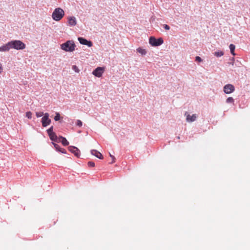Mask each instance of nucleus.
Wrapping results in <instances>:
<instances>
[{"label":"nucleus","mask_w":250,"mask_h":250,"mask_svg":"<svg viewBox=\"0 0 250 250\" xmlns=\"http://www.w3.org/2000/svg\"><path fill=\"white\" fill-rule=\"evenodd\" d=\"M60 152H62V153H66V151L64 148H61V151Z\"/></svg>","instance_id":"7c9ffc66"},{"label":"nucleus","mask_w":250,"mask_h":250,"mask_svg":"<svg viewBox=\"0 0 250 250\" xmlns=\"http://www.w3.org/2000/svg\"><path fill=\"white\" fill-rule=\"evenodd\" d=\"M44 115V114L43 113V112H37L36 113V116L38 118V117H41L42 116H43Z\"/></svg>","instance_id":"5701e85b"},{"label":"nucleus","mask_w":250,"mask_h":250,"mask_svg":"<svg viewBox=\"0 0 250 250\" xmlns=\"http://www.w3.org/2000/svg\"><path fill=\"white\" fill-rule=\"evenodd\" d=\"M163 27L165 28V29L166 30H168L170 29L169 26L167 24H164Z\"/></svg>","instance_id":"c756f323"},{"label":"nucleus","mask_w":250,"mask_h":250,"mask_svg":"<svg viewBox=\"0 0 250 250\" xmlns=\"http://www.w3.org/2000/svg\"><path fill=\"white\" fill-rule=\"evenodd\" d=\"M10 48V45L8 44V42L6 44L0 46V51H8Z\"/></svg>","instance_id":"4468645a"},{"label":"nucleus","mask_w":250,"mask_h":250,"mask_svg":"<svg viewBox=\"0 0 250 250\" xmlns=\"http://www.w3.org/2000/svg\"><path fill=\"white\" fill-rule=\"evenodd\" d=\"M49 136L51 140L54 142H59V138H58L55 133L49 135Z\"/></svg>","instance_id":"2eb2a0df"},{"label":"nucleus","mask_w":250,"mask_h":250,"mask_svg":"<svg viewBox=\"0 0 250 250\" xmlns=\"http://www.w3.org/2000/svg\"><path fill=\"white\" fill-rule=\"evenodd\" d=\"M47 132L48 135H49L52 133H54V132H53V126H51L49 128H48L47 130Z\"/></svg>","instance_id":"6ab92c4d"},{"label":"nucleus","mask_w":250,"mask_h":250,"mask_svg":"<svg viewBox=\"0 0 250 250\" xmlns=\"http://www.w3.org/2000/svg\"><path fill=\"white\" fill-rule=\"evenodd\" d=\"M91 154L97 158L100 159H103L104 158L102 154L98 151L95 149H92L91 150Z\"/></svg>","instance_id":"f8f14e48"},{"label":"nucleus","mask_w":250,"mask_h":250,"mask_svg":"<svg viewBox=\"0 0 250 250\" xmlns=\"http://www.w3.org/2000/svg\"><path fill=\"white\" fill-rule=\"evenodd\" d=\"M235 48V46L234 44H230L229 45V49H230V53L233 56L235 55V54L234 53Z\"/></svg>","instance_id":"dca6fc26"},{"label":"nucleus","mask_w":250,"mask_h":250,"mask_svg":"<svg viewBox=\"0 0 250 250\" xmlns=\"http://www.w3.org/2000/svg\"><path fill=\"white\" fill-rule=\"evenodd\" d=\"M76 125L79 127H81L83 125L82 122L80 120H77L76 123Z\"/></svg>","instance_id":"b1692460"},{"label":"nucleus","mask_w":250,"mask_h":250,"mask_svg":"<svg viewBox=\"0 0 250 250\" xmlns=\"http://www.w3.org/2000/svg\"><path fill=\"white\" fill-rule=\"evenodd\" d=\"M195 61L198 62H201L202 61V59L199 56H196L195 57Z\"/></svg>","instance_id":"cd10ccee"},{"label":"nucleus","mask_w":250,"mask_h":250,"mask_svg":"<svg viewBox=\"0 0 250 250\" xmlns=\"http://www.w3.org/2000/svg\"><path fill=\"white\" fill-rule=\"evenodd\" d=\"M60 118H61V116H60V114L59 113H56V115L54 117L55 121H58L60 120Z\"/></svg>","instance_id":"4be33fe9"},{"label":"nucleus","mask_w":250,"mask_h":250,"mask_svg":"<svg viewBox=\"0 0 250 250\" xmlns=\"http://www.w3.org/2000/svg\"><path fill=\"white\" fill-rule=\"evenodd\" d=\"M64 15V11L61 8H57L53 12L52 17L54 20L59 21L62 18Z\"/></svg>","instance_id":"7ed1b4c3"},{"label":"nucleus","mask_w":250,"mask_h":250,"mask_svg":"<svg viewBox=\"0 0 250 250\" xmlns=\"http://www.w3.org/2000/svg\"><path fill=\"white\" fill-rule=\"evenodd\" d=\"M104 69L101 67H98L92 72V74L97 77H101L104 73Z\"/></svg>","instance_id":"0eeeda50"},{"label":"nucleus","mask_w":250,"mask_h":250,"mask_svg":"<svg viewBox=\"0 0 250 250\" xmlns=\"http://www.w3.org/2000/svg\"><path fill=\"white\" fill-rule=\"evenodd\" d=\"M137 51L138 53L141 54L142 55H145L146 53V52L145 49H142L140 47H139L137 49Z\"/></svg>","instance_id":"f3484780"},{"label":"nucleus","mask_w":250,"mask_h":250,"mask_svg":"<svg viewBox=\"0 0 250 250\" xmlns=\"http://www.w3.org/2000/svg\"><path fill=\"white\" fill-rule=\"evenodd\" d=\"M78 39L80 43L82 44L86 45L88 47L92 46V42L90 41H88L83 37H79Z\"/></svg>","instance_id":"1a4fd4ad"},{"label":"nucleus","mask_w":250,"mask_h":250,"mask_svg":"<svg viewBox=\"0 0 250 250\" xmlns=\"http://www.w3.org/2000/svg\"><path fill=\"white\" fill-rule=\"evenodd\" d=\"M59 142H61L64 146H67L69 145V142L65 138L62 136L59 137Z\"/></svg>","instance_id":"ddd939ff"},{"label":"nucleus","mask_w":250,"mask_h":250,"mask_svg":"<svg viewBox=\"0 0 250 250\" xmlns=\"http://www.w3.org/2000/svg\"><path fill=\"white\" fill-rule=\"evenodd\" d=\"M8 44L10 45L11 49L16 50H22L25 48V44L20 40H14L8 42Z\"/></svg>","instance_id":"f257e3e1"},{"label":"nucleus","mask_w":250,"mask_h":250,"mask_svg":"<svg viewBox=\"0 0 250 250\" xmlns=\"http://www.w3.org/2000/svg\"><path fill=\"white\" fill-rule=\"evenodd\" d=\"M52 144L54 145V146L57 151H61V149L62 148L60 147L59 145H58V144H55L54 143H52Z\"/></svg>","instance_id":"aec40b11"},{"label":"nucleus","mask_w":250,"mask_h":250,"mask_svg":"<svg viewBox=\"0 0 250 250\" xmlns=\"http://www.w3.org/2000/svg\"><path fill=\"white\" fill-rule=\"evenodd\" d=\"M26 117L28 119H31L32 118V113L30 111H28L26 113Z\"/></svg>","instance_id":"393cba45"},{"label":"nucleus","mask_w":250,"mask_h":250,"mask_svg":"<svg viewBox=\"0 0 250 250\" xmlns=\"http://www.w3.org/2000/svg\"><path fill=\"white\" fill-rule=\"evenodd\" d=\"M163 40L162 38L156 39L155 37L151 36L149 38V43L153 46H158L163 43Z\"/></svg>","instance_id":"20e7f679"},{"label":"nucleus","mask_w":250,"mask_h":250,"mask_svg":"<svg viewBox=\"0 0 250 250\" xmlns=\"http://www.w3.org/2000/svg\"><path fill=\"white\" fill-rule=\"evenodd\" d=\"M234 102V99L232 97H229L226 100L227 103H233Z\"/></svg>","instance_id":"412c9836"},{"label":"nucleus","mask_w":250,"mask_h":250,"mask_svg":"<svg viewBox=\"0 0 250 250\" xmlns=\"http://www.w3.org/2000/svg\"><path fill=\"white\" fill-rule=\"evenodd\" d=\"M214 55L217 57H220L224 55V52L222 51H217L214 53Z\"/></svg>","instance_id":"a211bd4d"},{"label":"nucleus","mask_w":250,"mask_h":250,"mask_svg":"<svg viewBox=\"0 0 250 250\" xmlns=\"http://www.w3.org/2000/svg\"><path fill=\"white\" fill-rule=\"evenodd\" d=\"M87 165L89 167H94L95 166V163L92 161L88 162Z\"/></svg>","instance_id":"a878e982"},{"label":"nucleus","mask_w":250,"mask_h":250,"mask_svg":"<svg viewBox=\"0 0 250 250\" xmlns=\"http://www.w3.org/2000/svg\"><path fill=\"white\" fill-rule=\"evenodd\" d=\"M68 150L72 153H73L77 157H79L80 156V150L76 146H69Z\"/></svg>","instance_id":"6e6552de"},{"label":"nucleus","mask_w":250,"mask_h":250,"mask_svg":"<svg viewBox=\"0 0 250 250\" xmlns=\"http://www.w3.org/2000/svg\"><path fill=\"white\" fill-rule=\"evenodd\" d=\"M76 45L73 41H67L61 45V48L66 52H72L75 50Z\"/></svg>","instance_id":"f03ea898"},{"label":"nucleus","mask_w":250,"mask_h":250,"mask_svg":"<svg viewBox=\"0 0 250 250\" xmlns=\"http://www.w3.org/2000/svg\"><path fill=\"white\" fill-rule=\"evenodd\" d=\"M109 156H110V157L112 158V161L110 163H111V164H112V163H114V162H115V159H115V157L113 155H112V154H111L110 153L109 154Z\"/></svg>","instance_id":"c85d7f7f"},{"label":"nucleus","mask_w":250,"mask_h":250,"mask_svg":"<svg viewBox=\"0 0 250 250\" xmlns=\"http://www.w3.org/2000/svg\"><path fill=\"white\" fill-rule=\"evenodd\" d=\"M72 69L73 70H74L76 72H79V70L78 67L76 65H73L72 66Z\"/></svg>","instance_id":"bb28decb"},{"label":"nucleus","mask_w":250,"mask_h":250,"mask_svg":"<svg viewBox=\"0 0 250 250\" xmlns=\"http://www.w3.org/2000/svg\"><path fill=\"white\" fill-rule=\"evenodd\" d=\"M68 22L70 26H74L77 24V21L76 18L73 16L68 17Z\"/></svg>","instance_id":"9b49d317"},{"label":"nucleus","mask_w":250,"mask_h":250,"mask_svg":"<svg viewBox=\"0 0 250 250\" xmlns=\"http://www.w3.org/2000/svg\"><path fill=\"white\" fill-rule=\"evenodd\" d=\"M185 115L186 116V120L188 122H192L196 120L197 116L196 114H194L192 115L188 114L187 112H186Z\"/></svg>","instance_id":"9d476101"},{"label":"nucleus","mask_w":250,"mask_h":250,"mask_svg":"<svg viewBox=\"0 0 250 250\" xmlns=\"http://www.w3.org/2000/svg\"><path fill=\"white\" fill-rule=\"evenodd\" d=\"M223 90L226 94H230L234 91L235 87L231 84H227L224 86Z\"/></svg>","instance_id":"423d86ee"},{"label":"nucleus","mask_w":250,"mask_h":250,"mask_svg":"<svg viewBox=\"0 0 250 250\" xmlns=\"http://www.w3.org/2000/svg\"><path fill=\"white\" fill-rule=\"evenodd\" d=\"M49 114L48 113H45L42 118L41 122L43 127H46L50 124L51 120L49 119Z\"/></svg>","instance_id":"39448f33"},{"label":"nucleus","mask_w":250,"mask_h":250,"mask_svg":"<svg viewBox=\"0 0 250 250\" xmlns=\"http://www.w3.org/2000/svg\"><path fill=\"white\" fill-rule=\"evenodd\" d=\"M234 59L233 58L232 59V61L229 63L230 64H231V65H233V64H234Z\"/></svg>","instance_id":"2f4dec72"}]
</instances>
